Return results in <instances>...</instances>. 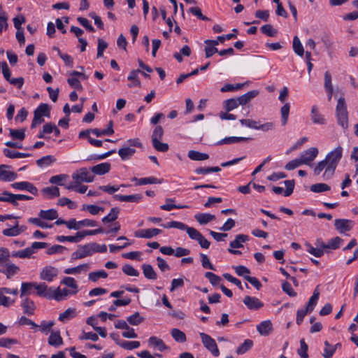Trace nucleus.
Instances as JSON below:
<instances>
[{
  "label": "nucleus",
  "mask_w": 358,
  "mask_h": 358,
  "mask_svg": "<svg viewBox=\"0 0 358 358\" xmlns=\"http://www.w3.org/2000/svg\"><path fill=\"white\" fill-rule=\"evenodd\" d=\"M166 204L162 205L160 206V208L162 210H163L169 211V210H171L173 208L182 209V208H188V206H186V205H176V204H173V203L175 202V200L173 199H172V198H167V199H166Z\"/></svg>",
  "instance_id": "34"
},
{
  "label": "nucleus",
  "mask_w": 358,
  "mask_h": 358,
  "mask_svg": "<svg viewBox=\"0 0 358 358\" xmlns=\"http://www.w3.org/2000/svg\"><path fill=\"white\" fill-rule=\"evenodd\" d=\"M243 303L250 310H259L264 306V303L257 298L246 296L243 299Z\"/></svg>",
  "instance_id": "12"
},
{
  "label": "nucleus",
  "mask_w": 358,
  "mask_h": 358,
  "mask_svg": "<svg viewBox=\"0 0 358 358\" xmlns=\"http://www.w3.org/2000/svg\"><path fill=\"white\" fill-rule=\"evenodd\" d=\"M76 316V310L74 308H68L59 316V320L65 322L68 320L73 318Z\"/></svg>",
  "instance_id": "50"
},
{
  "label": "nucleus",
  "mask_w": 358,
  "mask_h": 358,
  "mask_svg": "<svg viewBox=\"0 0 358 358\" xmlns=\"http://www.w3.org/2000/svg\"><path fill=\"white\" fill-rule=\"evenodd\" d=\"M78 292V290L70 291L66 288H64L61 289L60 288H57L55 289H52V299H54L58 301L64 299L69 294H75Z\"/></svg>",
  "instance_id": "16"
},
{
  "label": "nucleus",
  "mask_w": 358,
  "mask_h": 358,
  "mask_svg": "<svg viewBox=\"0 0 358 358\" xmlns=\"http://www.w3.org/2000/svg\"><path fill=\"white\" fill-rule=\"evenodd\" d=\"M148 345L158 349L159 351L168 349L164 342L156 336L150 337L148 339Z\"/></svg>",
  "instance_id": "30"
},
{
  "label": "nucleus",
  "mask_w": 358,
  "mask_h": 358,
  "mask_svg": "<svg viewBox=\"0 0 358 358\" xmlns=\"http://www.w3.org/2000/svg\"><path fill=\"white\" fill-rule=\"evenodd\" d=\"M249 240V236L245 234H238L236 236L235 239L230 242V248L228 249L229 252L233 255H241V252L239 250H234V248H241L243 247V243Z\"/></svg>",
  "instance_id": "7"
},
{
  "label": "nucleus",
  "mask_w": 358,
  "mask_h": 358,
  "mask_svg": "<svg viewBox=\"0 0 358 358\" xmlns=\"http://www.w3.org/2000/svg\"><path fill=\"white\" fill-rule=\"evenodd\" d=\"M191 239L198 241L202 248L208 249L210 247V242L196 229L194 228L189 236Z\"/></svg>",
  "instance_id": "14"
},
{
  "label": "nucleus",
  "mask_w": 358,
  "mask_h": 358,
  "mask_svg": "<svg viewBox=\"0 0 358 358\" xmlns=\"http://www.w3.org/2000/svg\"><path fill=\"white\" fill-rule=\"evenodd\" d=\"M90 133H92L94 135H96L97 137H99V136H103L104 134L111 133V131H110V129H108L107 131H103L101 132V131H99V129H86V130L81 131L79 133V136H79L80 138H87L89 140V137H90Z\"/></svg>",
  "instance_id": "27"
},
{
  "label": "nucleus",
  "mask_w": 358,
  "mask_h": 358,
  "mask_svg": "<svg viewBox=\"0 0 358 358\" xmlns=\"http://www.w3.org/2000/svg\"><path fill=\"white\" fill-rule=\"evenodd\" d=\"M10 136L13 139H18L20 141H22L25 138V129H10Z\"/></svg>",
  "instance_id": "57"
},
{
  "label": "nucleus",
  "mask_w": 358,
  "mask_h": 358,
  "mask_svg": "<svg viewBox=\"0 0 358 358\" xmlns=\"http://www.w3.org/2000/svg\"><path fill=\"white\" fill-rule=\"evenodd\" d=\"M9 258H10L9 250L6 248H0V268H4V265L10 262Z\"/></svg>",
  "instance_id": "43"
},
{
  "label": "nucleus",
  "mask_w": 358,
  "mask_h": 358,
  "mask_svg": "<svg viewBox=\"0 0 358 358\" xmlns=\"http://www.w3.org/2000/svg\"><path fill=\"white\" fill-rule=\"evenodd\" d=\"M48 344L56 348L63 345V339L59 331L51 332L48 338Z\"/></svg>",
  "instance_id": "31"
},
{
  "label": "nucleus",
  "mask_w": 358,
  "mask_h": 358,
  "mask_svg": "<svg viewBox=\"0 0 358 358\" xmlns=\"http://www.w3.org/2000/svg\"><path fill=\"white\" fill-rule=\"evenodd\" d=\"M335 352V348L333 347L328 341L324 342V349L322 356L324 358H331Z\"/></svg>",
  "instance_id": "58"
},
{
  "label": "nucleus",
  "mask_w": 358,
  "mask_h": 358,
  "mask_svg": "<svg viewBox=\"0 0 358 358\" xmlns=\"http://www.w3.org/2000/svg\"><path fill=\"white\" fill-rule=\"evenodd\" d=\"M144 276L149 280H156L157 275L150 264H144L141 266Z\"/></svg>",
  "instance_id": "32"
},
{
  "label": "nucleus",
  "mask_w": 358,
  "mask_h": 358,
  "mask_svg": "<svg viewBox=\"0 0 358 358\" xmlns=\"http://www.w3.org/2000/svg\"><path fill=\"white\" fill-rule=\"evenodd\" d=\"M330 186L325 183H316L310 186V190L313 192H323L330 190Z\"/></svg>",
  "instance_id": "55"
},
{
  "label": "nucleus",
  "mask_w": 358,
  "mask_h": 358,
  "mask_svg": "<svg viewBox=\"0 0 358 358\" xmlns=\"http://www.w3.org/2000/svg\"><path fill=\"white\" fill-rule=\"evenodd\" d=\"M199 336L204 347L214 356L217 357L220 355V351L215 341L205 333H200Z\"/></svg>",
  "instance_id": "5"
},
{
  "label": "nucleus",
  "mask_w": 358,
  "mask_h": 358,
  "mask_svg": "<svg viewBox=\"0 0 358 358\" xmlns=\"http://www.w3.org/2000/svg\"><path fill=\"white\" fill-rule=\"evenodd\" d=\"M94 178L87 168H80L72 175V178L76 185H80L82 182H92Z\"/></svg>",
  "instance_id": "4"
},
{
  "label": "nucleus",
  "mask_w": 358,
  "mask_h": 358,
  "mask_svg": "<svg viewBox=\"0 0 358 358\" xmlns=\"http://www.w3.org/2000/svg\"><path fill=\"white\" fill-rule=\"evenodd\" d=\"M11 186L16 189L27 190L34 195L38 194L37 188L33 184L29 182H17L13 183Z\"/></svg>",
  "instance_id": "15"
},
{
  "label": "nucleus",
  "mask_w": 358,
  "mask_h": 358,
  "mask_svg": "<svg viewBox=\"0 0 358 358\" xmlns=\"http://www.w3.org/2000/svg\"><path fill=\"white\" fill-rule=\"evenodd\" d=\"M3 152L6 157L10 158V159L24 158V157H28L31 156V154H29V153H21L19 152H14L8 148H4L3 150Z\"/></svg>",
  "instance_id": "39"
},
{
  "label": "nucleus",
  "mask_w": 358,
  "mask_h": 358,
  "mask_svg": "<svg viewBox=\"0 0 358 358\" xmlns=\"http://www.w3.org/2000/svg\"><path fill=\"white\" fill-rule=\"evenodd\" d=\"M120 213V209L117 207L112 208L110 213L102 218L103 223L111 222L117 220Z\"/></svg>",
  "instance_id": "42"
},
{
  "label": "nucleus",
  "mask_w": 358,
  "mask_h": 358,
  "mask_svg": "<svg viewBox=\"0 0 358 358\" xmlns=\"http://www.w3.org/2000/svg\"><path fill=\"white\" fill-rule=\"evenodd\" d=\"M187 155L189 159L194 161H203L209 158V155L207 153H203L196 150H189Z\"/></svg>",
  "instance_id": "36"
},
{
  "label": "nucleus",
  "mask_w": 358,
  "mask_h": 358,
  "mask_svg": "<svg viewBox=\"0 0 358 358\" xmlns=\"http://www.w3.org/2000/svg\"><path fill=\"white\" fill-rule=\"evenodd\" d=\"M92 254L94 252H105L107 251V246L105 244L99 245L96 243H89Z\"/></svg>",
  "instance_id": "60"
},
{
  "label": "nucleus",
  "mask_w": 358,
  "mask_h": 358,
  "mask_svg": "<svg viewBox=\"0 0 358 358\" xmlns=\"http://www.w3.org/2000/svg\"><path fill=\"white\" fill-rule=\"evenodd\" d=\"M10 166L5 164L0 165V180L13 181L17 178V174L8 169Z\"/></svg>",
  "instance_id": "10"
},
{
  "label": "nucleus",
  "mask_w": 358,
  "mask_h": 358,
  "mask_svg": "<svg viewBox=\"0 0 358 358\" xmlns=\"http://www.w3.org/2000/svg\"><path fill=\"white\" fill-rule=\"evenodd\" d=\"M39 114L41 117L45 116L49 117L50 116V108L47 103H41L34 111Z\"/></svg>",
  "instance_id": "49"
},
{
  "label": "nucleus",
  "mask_w": 358,
  "mask_h": 358,
  "mask_svg": "<svg viewBox=\"0 0 358 358\" xmlns=\"http://www.w3.org/2000/svg\"><path fill=\"white\" fill-rule=\"evenodd\" d=\"M252 140L251 138L249 137H236V136H230L226 137L220 141H219L216 144L217 145H223V144H232L237 143L243 141H248Z\"/></svg>",
  "instance_id": "25"
},
{
  "label": "nucleus",
  "mask_w": 358,
  "mask_h": 358,
  "mask_svg": "<svg viewBox=\"0 0 358 358\" xmlns=\"http://www.w3.org/2000/svg\"><path fill=\"white\" fill-rule=\"evenodd\" d=\"M145 318L141 316L138 312H135L133 315L127 318V321L131 325L137 326L144 321Z\"/></svg>",
  "instance_id": "44"
},
{
  "label": "nucleus",
  "mask_w": 358,
  "mask_h": 358,
  "mask_svg": "<svg viewBox=\"0 0 358 358\" xmlns=\"http://www.w3.org/2000/svg\"><path fill=\"white\" fill-rule=\"evenodd\" d=\"M105 231L103 228H98L94 230H84L78 231L80 241L84 238L86 236H92L98 234L104 233Z\"/></svg>",
  "instance_id": "56"
},
{
  "label": "nucleus",
  "mask_w": 358,
  "mask_h": 358,
  "mask_svg": "<svg viewBox=\"0 0 358 358\" xmlns=\"http://www.w3.org/2000/svg\"><path fill=\"white\" fill-rule=\"evenodd\" d=\"M162 232L161 229L152 228L147 229H141L135 232V236L139 238H151L160 234Z\"/></svg>",
  "instance_id": "18"
},
{
  "label": "nucleus",
  "mask_w": 358,
  "mask_h": 358,
  "mask_svg": "<svg viewBox=\"0 0 358 358\" xmlns=\"http://www.w3.org/2000/svg\"><path fill=\"white\" fill-rule=\"evenodd\" d=\"M38 216L45 220H54L57 219L58 213L55 209L51 208L47 210H41L38 213Z\"/></svg>",
  "instance_id": "29"
},
{
  "label": "nucleus",
  "mask_w": 358,
  "mask_h": 358,
  "mask_svg": "<svg viewBox=\"0 0 358 358\" xmlns=\"http://www.w3.org/2000/svg\"><path fill=\"white\" fill-rule=\"evenodd\" d=\"M343 242V239L340 237H335L329 240V241L327 243H322V247L324 249H332L336 250L338 248Z\"/></svg>",
  "instance_id": "38"
},
{
  "label": "nucleus",
  "mask_w": 358,
  "mask_h": 358,
  "mask_svg": "<svg viewBox=\"0 0 358 358\" xmlns=\"http://www.w3.org/2000/svg\"><path fill=\"white\" fill-rule=\"evenodd\" d=\"M113 198L120 201H125V202H138L143 198L142 195L139 194H133V195H120L115 194L113 196Z\"/></svg>",
  "instance_id": "24"
},
{
  "label": "nucleus",
  "mask_w": 358,
  "mask_h": 358,
  "mask_svg": "<svg viewBox=\"0 0 358 358\" xmlns=\"http://www.w3.org/2000/svg\"><path fill=\"white\" fill-rule=\"evenodd\" d=\"M253 345V341L250 339H246L245 341L236 349V353L238 355H243L248 352L252 348Z\"/></svg>",
  "instance_id": "48"
},
{
  "label": "nucleus",
  "mask_w": 358,
  "mask_h": 358,
  "mask_svg": "<svg viewBox=\"0 0 358 358\" xmlns=\"http://www.w3.org/2000/svg\"><path fill=\"white\" fill-rule=\"evenodd\" d=\"M334 225L340 233L343 234L352 229L354 222L350 220L336 219Z\"/></svg>",
  "instance_id": "9"
},
{
  "label": "nucleus",
  "mask_w": 358,
  "mask_h": 358,
  "mask_svg": "<svg viewBox=\"0 0 358 358\" xmlns=\"http://www.w3.org/2000/svg\"><path fill=\"white\" fill-rule=\"evenodd\" d=\"M224 103L225 109L228 112L236 108L239 106L237 99H229L224 101Z\"/></svg>",
  "instance_id": "64"
},
{
  "label": "nucleus",
  "mask_w": 358,
  "mask_h": 358,
  "mask_svg": "<svg viewBox=\"0 0 358 358\" xmlns=\"http://www.w3.org/2000/svg\"><path fill=\"white\" fill-rule=\"evenodd\" d=\"M194 218L200 224L204 225L214 220L215 216L210 213H198L194 215Z\"/></svg>",
  "instance_id": "33"
},
{
  "label": "nucleus",
  "mask_w": 358,
  "mask_h": 358,
  "mask_svg": "<svg viewBox=\"0 0 358 358\" xmlns=\"http://www.w3.org/2000/svg\"><path fill=\"white\" fill-rule=\"evenodd\" d=\"M110 170V164L107 162L101 163L91 168V171L96 175H103Z\"/></svg>",
  "instance_id": "26"
},
{
  "label": "nucleus",
  "mask_w": 358,
  "mask_h": 358,
  "mask_svg": "<svg viewBox=\"0 0 358 358\" xmlns=\"http://www.w3.org/2000/svg\"><path fill=\"white\" fill-rule=\"evenodd\" d=\"M34 254L31 247L26 248L24 250H19L13 252L11 256L19 258H29Z\"/></svg>",
  "instance_id": "45"
},
{
  "label": "nucleus",
  "mask_w": 358,
  "mask_h": 358,
  "mask_svg": "<svg viewBox=\"0 0 358 358\" xmlns=\"http://www.w3.org/2000/svg\"><path fill=\"white\" fill-rule=\"evenodd\" d=\"M319 153V150L315 147L310 148L300 155L299 159L303 164L310 166L312 162L315 160Z\"/></svg>",
  "instance_id": "6"
},
{
  "label": "nucleus",
  "mask_w": 358,
  "mask_h": 358,
  "mask_svg": "<svg viewBox=\"0 0 358 358\" xmlns=\"http://www.w3.org/2000/svg\"><path fill=\"white\" fill-rule=\"evenodd\" d=\"M162 180L157 179L155 177L151 176L148 178H139L137 185H144L147 184H161Z\"/></svg>",
  "instance_id": "53"
},
{
  "label": "nucleus",
  "mask_w": 358,
  "mask_h": 358,
  "mask_svg": "<svg viewBox=\"0 0 358 358\" xmlns=\"http://www.w3.org/2000/svg\"><path fill=\"white\" fill-rule=\"evenodd\" d=\"M107 277L108 274L104 270H101L89 273V280L92 282H96L101 278H106Z\"/></svg>",
  "instance_id": "54"
},
{
  "label": "nucleus",
  "mask_w": 358,
  "mask_h": 358,
  "mask_svg": "<svg viewBox=\"0 0 358 358\" xmlns=\"http://www.w3.org/2000/svg\"><path fill=\"white\" fill-rule=\"evenodd\" d=\"M35 282H22L20 289V297L23 298L31 294L32 289H34Z\"/></svg>",
  "instance_id": "40"
},
{
  "label": "nucleus",
  "mask_w": 358,
  "mask_h": 358,
  "mask_svg": "<svg viewBox=\"0 0 358 358\" xmlns=\"http://www.w3.org/2000/svg\"><path fill=\"white\" fill-rule=\"evenodd\" d=\"M19 271V267L11 262L4 265V268H0V271L6 274L8 279L16 274Z\"/></svg>",
  "instance_id": "23"
},
{
  "label": "nucleus",
  "mask_w": 358,
  "mask_h": 358,
  "mask_svg": "<svg viewBox=\"0 0 358 358\" xmlns=\"http://www.w3.org/2000/svg\"><path fill=\"white\" fill-rule=\"evenodd\" d=\"M89 268L90 266L88 264H83L73 268H66L64 272L65 274H77L83 271L86 272Z\"/></svg>",
  "instance_id": "41"
},
{
  "label": "nucleus",
  "mask_w": 358,
  "mask_h": 358,
  "mask_svg": "<svg viewBox=\"0 0 358 358\" xmlns=\"http://www.w3.org/2000/svg\"><path fill=\"white\" fill-rule=\"evenodd\" d=\"M82 210H87L93 215H98L101 211L104 210L103 208L93 204H83L82 206Z\"/></svg>",
  "instance_id": "46"
},
{
  "label": "nucleus",
  "mask_w": 358,
  "mask_h": 358,
  "mask_svg": "<svg viewBox=\"0 0 358 358\" xmlns=\"http://www.w3.org/2000/svg\"><path fill=\"white\" fill-rule=\"evenodd\" d=\"M58 274V270L55 267L51 266H45L40 273V278L41 280L51 282L54 278Z\"/></svg>",
  "instance_id": "8"
},
{
  "label": "nucleus",
  "mask_w": 358,
  "mask_h": 358,
  "mask_svg": "<svg viewBox=\"0 0 358 358\" xmlns=\"http://www.w3.org/2000/svg\"><path fill=\"white\" fill-rule=\"evenodd\" d=\"M171 334L174 340L179 343H184L187 341L186 335L184 332L178 329H173Z\"/></svg>",
  "instance_id": "47"
},
{
  "label": "nucleus",
  "mask_w": 358,
  "mask_h": 358,
  "mask_svg": "<svg viewBox=\"0 0 358 358\" xmlns=\"http://www.w3.org/2000/svg\"><path fill=\"white\" fill-rule=\"evenodd\" d=\"M343 156V148L338 145L334 150L329 152L324 159L317 164L314 168V173L319 176L323 171L322 178L324 180L331 179L336 169V167Z\"/></svg>",
  "instance_id": "1"
},
{
  "label": "nucleus",
  "mask_w": 358,
  "mask_h": 358,
  "mask_svg": "<svg viewBox=\"0 0 358 358\" xmlns=\"http://www.w3.org/2000/svg\"><path fill=\"white\" fill-rule=\"evenodd\" d=\"M132 147L142 148L143 144L137 138L127 140L122 148L118 150V155L122 160H128L136 153V150Z\"/></svg>",
  "instance_id": "3"
},
{
  "label": "nucleus",
  "mask_w": 358,
  "mask_h": 358,
  "mask_svg": "<svg viewBox=\"0 0 358 358\" xmlns=\"http://www.w3.org/2000/svg\"><path fill=\"white\" fill-rule=\"evenodd\" d=\"M34 289H36L37 295L49 299H52V289L51 287H48L45 283L43 282L38 284L35 282Z\"/></svg>",
  "instance_id": "13"
},
{
  "label": "nucleus",
  "mask_w": 358,
  "mask_h": 358,
  "mask_svg": "<svg viewBox=\"0 0 358 358\" xmlns=\"http://www.w3.org/2000/svg\"><path fill=\"white\" fill-rule=\"evenodd\" d=\"M336 116L338 124L344 130L349 127L348 112L344 97H340L336 107Z\"/></svg>",
  "instance_id": "2"
},
{
  "label": "nucleus",
  "mask_w": 358,
  "mask_h": 358,
  "mask_svg": "<svg viewBox=\"0 0 358 358\" xmlns=\"http://www.w3.org/2000/svg\"><path fill=\"white\" fill-rule=\"evenodd\" d=\"M320 292L318 290L317 286L314 290L312 296L309 299V301L306 306V308L307 309L308 311L312 312L314 310V308L317 304Z\"/></svg>",
  "instance_id": "35"
},
{
  "label": "nucleus",
  "mask_w": 358,
  "mask_h": 358,
  "mask_svg": "<svg viewBox=\"0 0 358 358\" xmlns=\"http://www.w3.org/2000/svg\"><path fill=\"white\" fill-rule=\"evenodd\" d=\"M306 246L308 248L307 251L310 254L314 255L316 257H322L324 255V248H322V246H321L320 248H316L313 247L309 243H307Z\"/></svg>",
  "instance_id": "62"
},
{
  "label": "nucleus",
  "mask_w": 358,
  "mask_h": 358,
  "mask_svg": "<svg viewBox=\"0 0 358 358\" xmlns=\"http://www.w3.org/2000/svg\"><path fill=\"white\" fill-rule=\"evenodd\" d=\"M261 31L263 34L273 37L277 34V30L275 29L271 24H265L261 27Z\"/></svg>",
  "instance_id": "63"
},
{
  "label": "nucleus",
  "mask_w": 358,
  "mask_h": 358,
  "mask_svg": "<svg viewBox=\"0 0 358 358\" xmlns=\"http://www.w3.org/2000/svg\"><path fill=\"white\" fill-rule=\"evenodd\" d=\"M97 57H102L103 55L104 50L108 48V43L102 38H98L97 40Z\"/></svg>",
  "instance_id": "61"
},
{
  "label": "nucleus",
  "mask_w": 358,
  "mask_h": 358,
  "mask_svg": "<svg viewBox=\"0 0 358 358\" xmlns=\"http://www.w3.org/2000/svg\"><path fill=\"white\" fill-rule=\"evenodd\" d=\"M310 118L314 124H325L326 120L324 117L319 112L318 108L317 106H313L311 108L310 112Z\"/></svg>",
  "instance_id": "20"
},
{
  "label": "nucleus",
  "mask_w": 358,
  "mask_h": 358,
  "mask_svg": "<svg viewBox=\"0 0 358 358\" xmlns=\"http://www.w3.org/2000/svg\"><path fill=\"white\" fill-rule=\"evenodd\" d=\"M162 226L164 228H167V229L176 228V229H180V230H185L189 236L191 234L192 231H193V229H194V227H188L185 224L180 222H178V221H171V222H168L167 224H162Z\"/></svg>",
  "instance_id": "19"
},
{
  "label": "nucleus",
  "mask_w": 358,
  "mask_h": 358,
  "mask_svg": "<svg viewBox=\"0 0 358 358\" xmlns=\"http://www.w3.org/2000/svg\"><path fill=\"white\" fill-rule=\"evenodd\" d=\"M259 94L258 90H252L237 98L239 105H245Z\"/></svg>",
  "instance_id": "28"
},
{
  "label": "nucleus",
  "mask_w": 358,
  "mask_h": 358,
  "mask_svg": "<svg viewBox=\"0 0 358 358\" xmlns=\"http://www.w3.org/2000/svg\"><path fill=\"white\" fill-rule=\"evenodd\" d=\"M92 252L90 248L89 243L84 245L83 246H80L79 248L72 253L71 259H83L84 257L92 255Z\"/></svg>",
  "instance_id": "17"
},
{
  "label": "nucleus",
  "mask_w": 358,
  "mask_h": 358,
  "mask_svg": "<svg viewBox=\"0 0 358 358\" xmlns=\"http://www.w3.org/2000/svg\"><path fill=\"white\" fill-rule=\"evenodd\" d=\"M20 306L23 309L24 313L27 315L28 316L33 315L36 308V306L34 301H32L28 297L22 298Z\"/></svg>",
  "instance_id": "11"
},
{
  "label": "nucleus",
  "mask_w": 358,
  "mask_h": 358,
  "mask_svg": "<svg viewBox=\"0 0 358 358\" xmlns=\"http://www.w3.org/2000/svg\"><path fill=\"white\" fill-rule=\"evenodd\" d=\"M56 239L59 242L69 241L72 243H78L80 241L78 232H77L75 236H58Z\"/></svg>",
  "instance_id": "52"
},
{
  "label": "nucleus",
  "mask_w": 358,
  "mask_h": 358,
  "mask_svg": "<svg viewBox=\"0 0 358 358\" xmlns=\"http://www.w3.org/2000/svg\"><path fill=\"white\" fill-rule=\"evenodd\" d=\"M42 193L49 199L58 197L60 195L59 189L57 187H48L42 189Z\"/></svg>",
  "instance_id": "37"
},
{
  "label": "nucleus",
  "mask_w": 358,
  "mask_h": 358,
  "mask_svg": "<svg viewBox=\"0 0 358 358\" xmlns=\"http://www.w3.org/2000/svg\"><path fill=\"white\" fill-rule=\"evenodd\" d=\"M140 72H141V71L139 69L133 70L130 72L127 77V80L130 81V83L128 85L129 87H141V83L138 78V73Z\"/></svg>",
  "instance_id": "22"
},
{
  "label": "nucleus",
  "mask_w": 358,
  "mask_h": 358,
  "mask_svg": "<svg viewBox=\"0 0 358 358\" xmlns=\"http://www.w3.org/2000/svg\"><path fill=\"white\" fill-rule=\"evenodd\" d=\"M290 106L289 103H286L281 108L280 113L282 117V125H285L287 122L288 116L289 113Z\"/></svg>",
  "instance_id": "59"
},
{
  "label": "nucleus",
  "mask_w": 358,
  "mask_h": 358,
  "mask_svg": "<svg viewBox=\"0 0 358 358\" xmlns=\"http://www.w3.org/2000/svg\"><path fill=\"white\" fill-rule=\"evenodd\" d=\"M273 329V324L270 320L263 321L257 326V331L263 336H268Z\"/></svg>",
  "instance_id": "21"
},
{
  "label": "nucleus",
  "mask_w": 358,
  "mask_h": 358,
  "mask_svg": "<svg viewBox=\"0 0 358 358\" xmlns=\"http://www.w3.org/2000/svg\"><path fill=\"white\" fill-rule=\"evenodd\" d=\"M293 50L299 56L302 57L303 55V47L297 36H294L293 39Z\"/></svg>",
  "instance_id": "51"
}]
</instances>
